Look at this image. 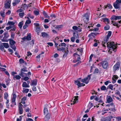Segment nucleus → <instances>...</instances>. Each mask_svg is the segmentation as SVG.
Instances as JSON below:
<instances>
[{
    "label": "nucleus",
    "mask_w": 121,
    "mask_h": 121,
    "mask_svg": "<svg viewBox=\"0 0 121 121\" xmlns=\"http://www.w3.org/2000/svg\"><path fill=\"white\" fill-rule=\"evenodd\" d=\"M91 75H88V76L86 78H84L83 79H81V78H79V79L80 80V81L86 84H87L89 82V81L91 79Z\"/></svg>",
    "instance_id": "nucleus-2"
},
{
    "label": "nucleus",
    "mask_w": 121,
    "mask_h": 121,
    "mask_svg": "<svg viewBox=\"0 0 121 121\" xmlns=\"http://www.w3.org/2000/svg\"><path fill=\"white\" fill-rule=\"evenodd\" d=\"M11 47L15 51V50L16 49V48L15 46L14 45L13 46H11Z\"/></svg>",
    "instance_id": "nucleus-53"
},
{
    "label": "nucleus",
    "mask_w": 121,
    "mask_h": 121,
    "mask_svg": "<svg viewBox=\"0 0 121 121\" xmlns=\"http://www.w3.org/2000/svg\"><path fill=\"white\" fill-rule=\"evenodd\" d=\"M20 1V0H14V2L12 3L13 6H15Z\"/></svg>",
    "instance_id": "nucleus-19"
},
{
    "label": "nucleus",
    "mask_w": 121,
    "mask_h": 121,
    "mask_svg": "<svg viewBox=\"0 0 121 121\" xmlns=\"http://www.w3.org/2000/svg\"><path fill=\"white\" fill-rule=\"evenodd\" d=\"M3 45L2 44H1L0 46V49L1 51H3L4 49V48L3 46Z\"/></svg>",
    "instance_id": "nucleus-49"
},
{
    "label": "nucleus",
    "mask_w": 121,
    "mask_h": 121,
    "mask_svg": "<svg viewBox=\"0 0 121 121\" xmlns=\"http://www.w3.org/2000/svg\"><path fill=\"white\" fill-rule=\"evenodd\" d=\"M114 42H108L107 43V47L108 49H109V51L112 53V52L111 51H114V50L116 49L117 45L114 43Z\"/></svg>",
    "instance_id": "nucleus-1"
},
{
    "label": "nucleus",
    "mask_w": 121,
    "mask_h": 121,
    "mask_svg": "<svg viewBox=\"0 0 121 121\" xmlns=\"http://www.w3.org/2000/svg\"><path fill=\"white\" fill-rule=\"evenodd\" d=\"M98 69H96L95 70L94 72V73H98Z\"/></svg>",
    "instance_id": "nucleus-62"
},
{
    "label": "nucleus",
    "mask_w": 121,
    "mask_h": 121,
    "mask_svg": "<svg viewBox=\"0 0 121 121\" xmlns=\"http://www.w3.org/2000/svg\"><path fill=\"white\" fill-rule=\"evenodd\" d=\"M97 35L96 34H95L93 33H91L89 35V36H92L93 37H95V36Z\"/></svg>",
    "instance_id": "nucleus-37"
},
{
    "label": "nucleus",
    "mask_w": 121,
    "mask_h": 121,
    "mask_svg": "<svg viewBox=\"0 0 121 121\" xmlns=\"http://www.w3.org/2000/svg\"><path fill=\"white\" fill-rule=\"evenodd\" d=\"M23 25V23L22 22H20L19 23L18 26L20 29H21L22 28Z\"/></svg>",
    "instance_id": "nucleus-32"
},
{
    "label": "nucleus",
    "mask_w": 121,
    "mask_h": 121,
    "mask_svg": "<svg viewBox=\"0 0 121 121\" xmlns=\"http://www.w3.org/2000/svg\"><path fill=\"white\" fill-rule=\"evenodd\" d=\"M13 77L14 78L15 77ZM15 78L16 79L18 80L20 79L21 78V77L19 75H16Z\"/></svg>",
    "instance_id": "nucleus-48"
},
{
    "label": "nucleus",
    "mask_w": 121,
    "mask_h": 121,
    "mask_svg": "<svg viewBox=\"0 0 121 121\" xmlns=\"http://www.w3.org/2000/svg\"><path fill=\"white\" fill-rule=\"evenodd\" d=\"M108 7L109 9H111L112 8V5L110 4H108L106 6L105 8H107V7Z\"/></svg>",
    "instance_id": "nucleus-39"
},
{
    "label": "nucleus",
    "mask_w": 121,
    "mask_h": 121,
    "mask_svg": "<svg viewBox=\"0 0 121 121\" xmlns=\"http://www.w3.org/2000/svg\"><path fill=\"white\" fill-rule=\"evenodd\" d=\"M22 86L23 87H29L30 86L29 85L27 84L26 82H24L22 84Z\"/></svg>",
    "instance_id": "nucleus-17"
},
{
    "label": "nucleus",
    "mask_w": 121,
    "mask_h": 121,
    "mask_svg": "<svg viewBox=\"0 0 121 121\" xmlns=\"http://www.w3.org/2000/svg\"><path fill=\"white\" fill-rule=\"evenodd\" d=\"M33 13L35 15H38L39 13V12L38 11L36 10L34 11Z\"/></svg>",
    "instance_id": "nucleus-42"
},
{
    "label": "nucleus",
    "mask_w": 121,
    "mask_h": 121,
    "mask_svg": "<svg viewBox=\"0 0 121 121\" xmlns=\"http://www.w3.org/2000/svg\"><path fill=\"white\" fill-rule=\"evenodd\" d=\"M112 34V32L111 31H108V34L107 35V37H108V38H109L111 36V35Z\"/></svg>",
    "instance_id": "nucleus-47"
},
{
    "label": "nucleus",
    "mask_w": 121,
    "mask_h": 121,
    "mask_svg": "<svg viewBox=\"0 0 121 121\" xmlns=\"http://www.w3.org/2000/svg\"><path fill=\"white\" fill-rule=\"evenodd\" d=\"M6 39L4 37L1 39V41L3 42H8V40Z\"/></svg>",
    "instance_id": "nucleus-46"
},
{
    "label": "nucleus",
    "mask_w": 121,
    "mask_h": 121,
    "mask_svg": "<svg viewBox=\"0 0 121 121\" xmlns=\"http://www.w3.org/2000/svg\"><path fill=\"white\" fill-rule=\"evenodd\" d=\"M9 44L11 46H13L15 43V42L13 40L11 39H9Z\"/></svg>",
    "instance_id": "nucleus-14"
},
{
    "label": "nucleus",
    "mask_w": 121,
    "mask_h": 121,
    "mask_svg": "<svg viewBox=\"0 0 121 121\" xmlns=\"http://www.w3.org/2000/svg\"><path fill=\"white\" fill-rule=\"evenodd\" d=\"M8 50L9 52L11 53V54H12V53L13 52V50L10 48L8 49Z\"/></svg>",
    "instance_id": "nucleus-63"
},
{
    "label": "nucleus",
    "mask_w": 121,
    "mask_h": 121,
    "mask_svg": "<svg viewBox=\"0 0 121 121\" xmlns=\"http://www.w3.org/2000/svg\"><path fill=\"white\" fill-rule=\"evenodd\" d=\"M27 16L30 18L32 19H33L34 17L33 16L31 15L30 14H27Z\"/></svg>",
    "instance_id": "nucleus-51"
},
{
    "label": "nucleus",
    "mask_w": 121,
    "mask_h": 121,
    "mask_svg": "<svg viewBox=\"0 0 121 121\" xmlns=\"http://www.w3.org/2000/svg\"><path fill=\"white\" fill-rule=\"evenodd\" d=\"M11 0H6V3L4 4V7L5 8H9L10 6Z\"/></svg>",
    "instance_id": "nucleus-5"
},
{
    "label": "nucleus",
    "mask_w": 121,
    "mask_h": 121,
    "mask_svg": "<svg viewBox=\"0 0 121 121\" xmlns=\"http://www.w3.org/2000/svg\"><path fill=\"white\" fill-rule=\"evenodd\" d=\"M109 88L111 90H113V85L112 84H110L109 86H108L107 88Z\"/></svg>",
    "instance_id": "nucleus-30"
},
{
    "label": "nucleus",
    "mask_w": 121,
    "mask_h": 121,
    "mask_svg": "<svg viewBox=\"0 0 121 121\" xmlns=\"http://www.w3.org/2000/svg\"><path fill=\"white\" fill-rule=\"evenodd\" d=\"M84 19H86L87 20L89 19V17L88 13H86L85 14L83 17Z\"/></svg>",
    "instance_id": "nucleus-20"
},
{
    "label": "nucleus",
    "mask_w": 121,
    "mask_h": 121,
    "mask_svg": "<svg viewBox=\"0 0 121 121\" xmlns=\"http://www.w3.org/2000/svg\"><path fill=\"white\" fill-rule=\"evenodd\" d=\"M112 118V116L107 117L103 121H111V119Z\"/></svg>",
    "instance_id": "nucleus-24"
},
{
    "label": "nucleus",
    "mask_w": 121,
    "mask_h": 121,
    "mask_svg": "<svg viewBox=\"0 0 121 121\" xmlns=\"http://www.w3.org/2000/svg\"><path fill=\"white\" fill-rule=\"evenodd\" d=\"M8 96V93H5L4 95V98L5 99H7Z\"/></svg>",
    "instance_id": "nucleus-43"
},
{
    "label": "nucleus",
    "mask_w": 121,
    "mask_h": 121,
    "mask_svg": "<svg viewBox=\"0 0 121 121\" xmlns=\"http://www.w3.org/2000/svg\"><path fill=\"white\" fill-rule=\"evenodd\" d=\"M109 38L108 37H106L104 38V40L102 42V45L103 47H104V48H105V46L104 45V44L107 42Z\"/></svg>",
    "instance_id": "nucleus-9"
},
{
    "label": "nucleus",
    "mask_w": 121,
    "mask_h": 121,
    "mask_svg": "<svg viewBox=\"0 0 121 121\" xmlns=\"http://www.w3.org/2000/svg\"><path fill=\"white\" fill-rule=\"evenodd\" d=\"M73 37L75 38V39H78L79 38V35L78 34L77 32H75L73 33Z\"/></svg>",
    "instance_id": "nucleus-10"
},
{
    "label": "nucleus",
    "mask_w": 121,
    "mask_h": 121,
    "mask_svg": "<svg viewBox=\"0 0 121 121\" xmlns=\"http://www.w3.org/2000/svg\"><path fill=\"white\" fill-rule=\"evenodd\" d=\"M29 91V90L28 89L23 88V92L25 93H27Z\"/></svg>",
    "instance_id": "nucleus-33"
},
{
    "label": "nucleus",
    "mask_w": 121,
    "mask_h": 121,
    "mask_svg": "<svg viewBox=\"0 0 121 121\" xmlns=\"http://www.w3.org/2000/svg\"><path fill=\"white\" fill-rule=\"evenodd\" d=\"M50 118V116L48 114H46L44 118V119L45 121H47L49 120Z\"/></svg>",
    "instance_id": "nucleus-21"
},
{
    "label": "nucleus",
    "mask_w": 121,
    "mask_h": 121,
    "mask_svg": "<svg viewBox=\"0 0 121 121\" xmlns=\"http://www.w3.org/2000/svg\"><path fill=\"white\" fill-rule=\"evenodd\" d=\"M120 65V62H117L114 66L113 68V71L115 72L116 70L119 69Z\"/></svg>",
    "instance_id": "nucleus-3"
},
{
    "label": "nucleus",
    "mask_w": 121,
    "mask_h": 121,
    "mask_svg": "<svg viewBox=\"0 0 121 121\" xmlns=\"http://www.w3.org/2000/svg\"><path fill=\"white\" fill-rule=\"evenodd\" d=\"M11 37L13 38V39L14 38V36L15 35V34L14 33H13L12 32H11Z\"/></svg>",
    "instance_id": "nucleus-54"
},
{
    "label": "nucleus",
    "mask_w": 121,
    "mask_h": 121,
    "mask_svg": "<svg viewBox=\"0 0 121 121\" xmlns=\"http://www.w3.org/2000/svg\"><path fill=\"white\" fill-rule=\"evenodd\" d=\"M40 30V27H36V31L37 33V34L39 35V32Z\"/></svg>",
    "instance_id": "nucleus-23"
},
{
    "label": "nucleus",
    "mask_w": 121,
    "mask_h": 121,
    "mask_svg": "<svg viewBox=\"0 0 121 121\" xmlns=\"http://www.w3.org/2000/svg\"><path fill=\"white\" fill-rule=\"evenodd\" d=\"M72 29L74 30H78V31L80 32L81 31V30L80 29V28H78V27L75 26H73L72 27Z\"/></svg>",
    "instance_id": "nucleus-16"
},
{
    "label": "nucleus",
    "mask_w": 121,
    "mask_h": 121,
    "mask_svg": "<svg viewBox=\"0 0 121 121\" xmlns=\"http://www.w3.org/2000/svg\"><path fill=\"white\" fill-rule=\"evenodd\" d=\"M4 37L6 38H7L9 36L8 32H4Z\"/></svg>",
    "instance_id": "nucleus-27"
},
{
    "label": "nucleus",
    "mask_w": 121,
    "mask_h": 121,
    "mask_svg": "<svg viewBox=\"0 0 121 121\" xmlns=\"http://www.w3.org/2000/svg\"><path fill=\"white\" fill-rule=\"evenodd\" d=\"M50 17H52V19H54L56 18V16L54 14H51L50 15Z\"/></svg>",
    "instance_id": "nucleus-41"
},
{
    "label": "nucleus",
    "mask_w": 121,
    "mask_h": 121,
    "mask_svg": "<svg viewBox=\"0 0 121 121\" xmlns=\"http://www.w3.org/2000/svg\"><path fill=\"white\" fill-rule=\"evenodd\" d=\"M31 23V21L30 20V19H28L25 22V24H29Z\"/></svg>",
    "instance_id": "nucleus-35"
},
{
    "label": "nucleus",
    "mask_w": 121,
    "mask_h": 121,
    "mask_svg": "<svg viewBox=\"0 0 121 121\" xmlns=\"http://www.w3.org/2000/svg\"><path fill=\"white\" fill-rule=\"evenodd\" d=\"M104 28L105 30H107L109 29V27L108 25H107L104 27Z\"/></svg>",
    "instance_id": "nucleus-40"
},
{
    "label": "nucleus",
    "mask_w": 121,
    "mask_h": 121,
    "mask_svg": "<svg viewBox=\"0 0 121 121\" xmlns=\"http://www.w3.org/2000/svg\"><path fill=\"white\" fill-rule=\"evenodd\" d=\"M115 94L118 95H120V93L117 90L116 91Z\"/></svg>",
    "instance_id": "nucleus-58"
},
{
    "label": "nucleus",
    "mask_w": 121,
    "mask_h": 121,
    "mask_svg": "<svg viewBox=\"0 0 121 121\" xmlns=\"http://www.w3.org/2000/svg\"><path fill=\"white\" fill-rule=\"evenodd\" d=\"M34 24L36 26V27H39L40 26L39 24V23H34Z\"/></svg>",
    "instance_id": "nucleus-61"
},
{
    "label": "nucleus",
    "mask_w": 121,
    "mask_h": 121,
    "mask_svg": "<svg viewBox=\"0 0 121 121\" xmlns=\"http://www.w3.org/2000/svg\"><path fill=\"white\" fill-rule=\"evenodd\" d=\"M69 52V51L68 50H67V51H66L64 53L63 56L64 57H65L67 56L68 53Z\"/></svg>",
    "instance_id": "nucleus-44"
},
{
    "label": "nucleus",
    "mask_w": 121,
    "mask_h": 121,
    "mask_svg": "<svg viewBox=\"0 0 121 121\" xmlns=\"http://www.w3.org/2000/svg\"><path fill=\"white\" fill-rule=\"evenodd\" d=\"M43 112L44 114H48V109L47 108H44Z\"/></svg>",
    "instance_id": "nucleus-26"
},
{
    "label": "nucleus",
    "mask_w": 121,
    "mask_h": 121,
    "mask_svg": "<svg viewBox=\"0 0 121 121\" xmlns=\"http://www.w3.org/2000/svg\"><path fill=\"white\" fill-rule=\"evenodd\" d=\"M24 110L26 112H29V111L30 109L29 108H27L26 109H25Z\"/></svg>",
    "instance_id": "nucleus-60"
},
{
    "label": "nucleus",
    "mask_w": 121,
    "mask_h": 121,
    "mask_svg": "<svg viewBox=\"0 0 121 121\" xmlns=\"http://www.w3.org/2000/svg\"><path fill=\"white\" fill-rule=\"evenodd\" d=\"M43 14L45 18H47L51 20V19H50V17L45 12L43 11Z\"/></svg>",
    "instance_id": "nucleus-18"
},
{
    "label": "nucleus",
    "mask_w": 121,
    "mask_h": 121,
    "mask_svg": "<svg viewBox=\"0 0 121 121\" xmlns=\"http://www.w3.org/2000/svg\"><path fill=\"white\" fill-rule=\"evenodd\" d=\"M10 79H7L5 81V82L6 85H8L10 82Z\"/></svg>",
    "instance_id": "nucleus-36"
},
{
    "label": "nucleus",
    "mask_w": 121,
    "mask_h": 121,
    "mask_svg": "<svg viewBox=\"0 0 121 121\" xmlns=\"http://www.w3.org/2000/svg\"><path fill=\"white\" fill-rule=\"evenodd\" d=\"M107 101L108 103L112 102L113 101L112 98L110 96H108L107 97Z\"/></svg>",
    "instance_id": "nucleus-13"
},
{
    "label": "nucleus",
    "mask_w": 121,
    "mask_h": 121,
    "mask_svg": "<svg viewBox=\"0 0 121 121\" xmlns=\"http://www.w3.org/2000/svg\"><path fill=\"white\" fill-rule=\"evenodd\" d=\"M6 70L5 69L1 67H0V71H5Z\"/></svg>",
    "instance_id": "nucleus-55"
},
{
    "label": "nucleus",
    "mask_w": 121,
    "mask_h": 121,
    "mask_svg": "<svg viewBox=\"0 0 121 121\" xmlns=\"http://www.w3.org/2000/svg\"><path fill=\"white\" fill-rule=\"evenodd\" d=\"M117 120L118 121H121V117H117Z\"/></svg>",
    "instance_id": "nucleus-64"
},
{
    "label": "nucleus",
    "mask_w": 121,
    "mask_h": 121,
    "mask_svg": "<svg viewBox=\"0 0 121 121\" xmlns=\"http://www.w3.org/2000/svg\"><path fill=\"white\" fill-rule=\"evenodd\" d=\"M24 13H20L19 14V15L20 17L21 18H22L24 15Z\"/></svg>",
    "instance_id": "nucleus-50"
},
{
    "label": "nucleus",
    "mask_w": 121,
    "mask_h": 121,
    "mask_svg": "<svg viewBox=\"0 0 121 121\" xmlns=\"http://www.w3.org/2000/svg\"><path fill=\"white\" fill-rule=\"evenodd\" d=\"M41 34L42 36L43 37L47 38L48 36V34L46 33L45 32H42Z\"/></svg>",
    "instance_id": "nucleus-15"
},
{
    "label": "nucleus",
    "mask_w": 121,
    "mask_h": 121,
    "mask_svg": "<svg viewBox=\"0 0 121 121\" xmlns=\"http://www.w3.org/2000/svg\"><path fill=\"white\" fill-rule=\"evenodd\" d=\"M19 62L20 63H24V60L22 59H20L19 60Z\"/></svg>",
    "instance_id": "nucleus-59"
},
{
    "label": "nucleus",
    "mask_w": 121,
    "mask_h": 121,
    "mask_svg": "<svg viewBox=\"0 0 121 121\" xmlns=\"http://www.w3.org/2000/svg\"><path fill=\"white\" fill-rule=\"evenodd\" d=\"M21 71L22 72H27V71L26 70V68L24 67L23 68H22L21 69Z\"/></svg>",
    "instance_id": "nucleus-38"
},
{
    "label": "nucleus",
    "mask_w": 121,
    "mask_h": 121,
    "mask_svg": "<svg viewBox=\"0 0 121 121\" xmlns=\"http://www.w3.org/2000/svg\"><path fill=\"white\" fill-rule=\"evenodd\" d=\"M75 83L79 87H81L82 86H83L85 85V84H83V83H81L78 80L75 81Z\"/></svg>",
    "instance_id": "nucleus-7"
},
{
    "label": "nucleus",
    "mask_w": 121,
    "mask_h": 121,
    "mask_svg": "<svg viewBox=\"0 0 121 121\" xmlns=\"http://www.w3.org/2000/svg\"><path fill=\"white\" fill-rule=\"evenodd\" d=\"M21 71V73L19 74L22 77H23L24 76H26L27 74L26 73H25Z\"/></svg>",
    "instance_id": "nucleus-25"
},
{
    "label": "nucleus",
    "mask_w": 121,
    "mask_h": 121,
    "mask_svg": "<svg viewBox=\"0 0 121 121\" xmlns=\"http://www.w3.org/2000/svg\"><path fill=\"white\" fill-rule=\"evenodd\" d=\"M23 11L22 9L21 8L20 9L17 10V12H22Z\"/></svg>",
    "instance_id": "nucleus-57"
},
{
    "label": "nucleus",
    "mask_w": 121,
    "mask_h": 121,
    "mask_svg": "<svg viewBox=\"0 0 121 121\" xmlns=\"http://www.w3.org/2000/svg\"><path fill=\"white\" fill-rule=\"evenodd\" d=\"M16 28L15 26H13L12 28L11 29V30H16Z\"/></svg>",
    "instance_id": "nucleus-56"
},
{
    "label": "nucleus",
    "mask_w": 121,
    "mask_h": 121,
    "mask_svg": "<svg viewBox=\"0 0 121 121\" xmlns=\"http://www.w3.org/2000/svg\"><path fill=\"white\" fill-rule=\"evenodd\" d=\"M1 44H2L4 47L6 48H8L9 47V44L7 43H2Z\"/></svg>",
    "instance_id": "nucleus-22"
},
{
    "label": "nucleus",
    "mask_w": 121,
    "mask_h": 121,
    "mask_svg": "<svg viewBox=\"0 0 121 121\" xmlns=\"http://www.w3.org/2000/svg\"><path fill=\"white\" fill-rule=\"evenodd\" d=\"M74 37H72L71 38V41L73 42H74L75 39V38H74Z\"/></svg>",
    "instance_id": "nucleus-52"
},
{
    "label": "nucleus",
    "mask_w": 121,
    "mask_h": 121,
    "mask_svg": "<svg viewBox=\"0 0 121 121\" xmlns=\"http://www.w3.org/2000/svg\"><path fill=\"white\" fill-rule=\"evenodd\" d=\"M31 83L30 85L31 86H36L37 84V80L36 79L31 80Z\"/></svg>",
    "instance_id": "nucleus-12"
},
{
    "label": "nucleus",
    "mask_w": 121,
    "mask_h": 121,
    "mask_svg": "<svg viewBox=\"0 0 121 121\" xmlns=\"http://www.w3.org/2000/svg\"><path fill=\"white\" fill-rule=\"evenodd\" d=\"M8 24L11 26H14V25L15 24V23L13 22H8Z\"/></svg>",
    "instance_id": "nucleus-31"
},
{
    "label": "nucleus",
    "mask_w": 121,
    "mask_h": 121,
    "mask_svg": "<svg viewBox=\"0 0 121 121\" xmlns=\"http://www.w3.org/2000/svg\"><path fill=\"white\" fill-rule=\"evenodd\" d=\"M4 13L5 12L4 11H2L0 12V15L3 17H5Z\"/></svg>",
    "instance_id": "nucleus-29"
},
{
    "label": "nucleus",
    "mask_w": 121,
    "mask_h": 121,
    "mask_svg": "<svg viewBox=\"0 0 121 121\" xmlns=\"http://www.w3.org/2000/svg\"><path fill=\"white\" fill-rule=\"evenodd\" d=\"M104 22H107V24H108L109 22V20L108 18H104L103 19Z\"/></svg>",
    "instance_id": "nucleus-28"
},
{
    "label": "nucleus",
    "mask_w": 121,
    "mask_h": 121,
    "mask_svg": "<svg viewBox=\"0 0 121 121\" xmlns=\"http://www.w3.org/2000/svg\"><path fill=\"white\" fill-rule=\"evenodd\" d=\"M113 6L116 9H117L120 8V4L116 2L113 3Z\"/></svg>",
    "instance_id": "nucleus-8"
},
{
    "label": "nucleus",
    "mask_w": 121,
    "mask_h": 121,
    "mask_svg": "<svg viewBox=\"0 0 121 121\" xmlns=\"http://www.w3.org/2000/svg\"><path fill=\"white\" fill-rule=\"evenodd\" d=\"M74 97V98L73 100V101L72 103H71V104H73L75 103H77L78 102V96H75Z\"/></svg>",
    "instance_id": "nucleus-11"
},
{
    "label": "nucleus",
    "mask_w": 121,
    "mask_h": 121,
    "mask_svg": "<svg viewBox=\"0 0 121 121\" xmlns=\"http://www.w3.org/2000/svg\"><path fill=\"white\" fill-rule=\"evenodd\" d=\"M106 87L104 86H103L101 87V89L102 90L104 91L106 90Z\"/></svg>",
    "instance_id": "nucleus-45"
},
{
    "label": "nucleus",
    "mask_w": 121,
    "mask_h": 121,
    "mask_svg": "<svg viewBox=\"0 0 121 121\" xmlns=\"http://www.w3.org/2000/svg\"><path fill=\"white\" fill-rule=\"evenodd\" d=\"M101 64L104 69H107L108 68V63L107 61H102L101 62Z\"/></svg>",
    "instance_id": "nucleus-4"
},
{
    "label": "nucleus",
    "mask_w": 121,
    "mask_h": 121,
    "mask_svg": "<svg viewBox=\"0 0 121 121\" xmlns=\"http://www.w3.org/2000/svg\"><path fill=\"white\" fill-rule=\"evenodd\" d=\"M23 41H24L26 40H31V34L29 33L27 36H25L23 38H22Z\"/></svg>",
    "instance_id": "nucleus-6"
},
{
    "label": "nucleus",
    "mask_w": 121,
    "mask_h": 121,
    "mask_svg": "<svg viewBox=\"0 0 121 121\" xmlns=\"http://www.w3.org/2000/svg\"><path fill=\"white\" fill-rule=\"evenodd\" d=\"M110 19L111 20H116V16L115 15H113L111 17Z\"/></svg>",
    "instance_id": "nucleus-34"
}]
</instances>
